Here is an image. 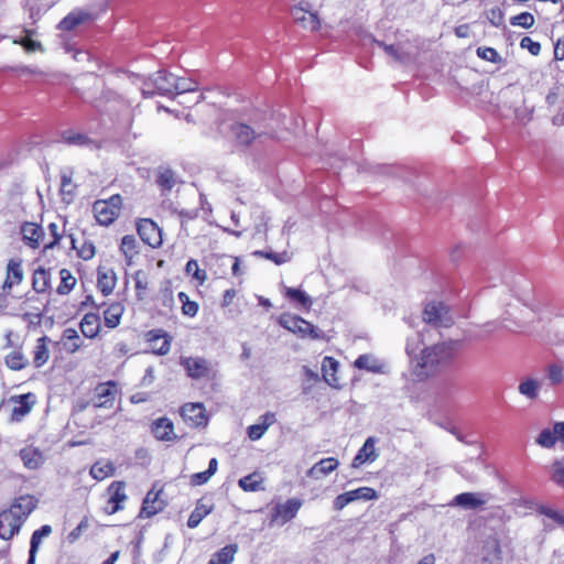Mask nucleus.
<instances>
[{
	"mask_svg": "<svg viewBox=\"0 0 564 564\" xmlns=\"http://www.w3.org/2000/svg\"><path fill=\"white\" fill-rule=\"evenodd\" d=\"M141 90L144 97L154 95L183 96V94L194 90V82L189 78H182L172 73L159 70L144 80Z\"/></svg>",
	"mask_w": 564,
	"mask_h": 564,
	"instance_id": "nucleus-1",
	"label": "nucleus"
},
{
	"mask_svg": "<svg viewBox=\"0 0 564 564\" xmlns=\"http://www.w3.org/2000/svg\"><path fill=\"white\" fill-rule=\"evenodd\" d=\"M456 356V344L443 343L426 347L422 350L415 366V375L420 378L429 377L440 367L448 365Z\"/></svg>",
	"mask_w": 564,
	"mask_h": 564,
	"instance_id": "nucleus-2",
	"label": "nucleus"
},
{
	"mask_svg": "<svg viewBox=\"0 0 564 564\" xmlns=\"http://www.w3.org/2000/svg\"><path fill=\"white\" fill-rule=\"evenodd\" d=\"M121 204L120 195H112L106 200H96L93 205V212L98 224L102 226L111 225L120 214Z\"/></svg>",
	"mask_w": 564,
	"mask_h": 564,
	"instance_id": "nucleus-3",
	"label": "nucleus"
},
{
	"mask_svg": "<svg viewBox=\"0 0 564 564\" xmlns=\"http://www.w3.org/2000/svg\"><path fill=\"white\" fill-rule=\"evenodd\" d=\"M422 318L426 324L434 327H449L453 321L448 314L447 306L442 302H429L425 304Z\"/></svg>",
	"mask_w": 564,
	"mask_h": 564,
	"instance_id": "nucleus-4",
	"label": "nucleus"
},
{
	"mask_svg": "<svg viewBox=\"0 0 564 564\" xmlns=\"http://www.w3.org/2000/svg\"><path fill=\"white\" fill-rule=\"evenodd\" d=\"M303 502L299 498H290L283 503H276L270 512V523L283 525L293 520Z\"/></svg>",
	"mask_w": 564,
	"mask_h": 564,
	"instance_id": "nucleus-5",
	"label": "nucleus"
},
{
	"mask_svg": "<svg viewBox=\"0 0 564 564\" xmlns=\"http://www.w3.org/2000/svg\"><path fill=\"white\" fill-rule=\"evenodd\" d=\"M378 499V492L371 487H359L354 490H349L338 495L333 501V509L335 511L343 510L349 503L357 500H376Z\"/></svg>",
	"mask_w": 564,
	"mask_h": 564,
	"instance_id": "nucleus-6",
	"label": "nucleus"
},
{
	"mask_svg": "<svg viewBox=\"0 0 564 564\" xmlns=\"http://www.w3.org/2000/svg\"><path fill=\"white\" fill-rule=\"evenodd\" d=\"M137 230L141 240L148 246L159 248L162 245V231L153 220L141 219L137 225Z\"/></svg>",
	"mask_w": 564,
	"mask_h": 564,
	"instance_id": "nucleus-7",
	"label": "nucleus"
},
{
	"mask_svg": "<svg viewBox=\"0 0 564 564\" xmlns=\"http://www.w3.org/2000/svg\"><path fill=\"white\" fill-rule=\"evenodd\" d=\"M23 242L31 249H37L43 242L45 231L43 227L33 221H24L20 226Z\"/></svg>",
	"mask_w": 564,
	"mask_h": 564,
	"instance_id": "nucleus-8",
	"label": "nucleus"
},
{
	"mask_svg": "<svg viewBox=\"0 0 564 564\" xmlns=\"http://www.w3.org/2000/svg\"><path fill=\"white\" fill-rule=\"evenodd\" d=\"M535 442L544 448H552L557 442L564 446V422H555L552 427L543 429Z\"/></svg>",
	"mask_w": 564,
	"mask_h": 564,
	"instance_id": "nucleus-9",
	"label": "nucleus"
},
{
	"mask_svg": "<svg viewBox=\"0 0 564 564\" xmlns=\"http://www.w3.org/2000/svg\"><path fill=\"white\" fill-rule=\"evenodd\" d=\"M155 182L162 193L166 194L180 183V176L170 165L161 164L155 170Z\"/></svg>",
	"mask_w": 564,
	"mask_h": 564,
	"instance_id": "nucleus-10",
	"label": "nucleus"
},
{
	"mask_svg": "<svg viewBox=\"0 0 564 564\" xmlns=\"http://www.w3.org/2000/svg\"><path fill=\"white\" fill-rule=\"evenodd\" d=\"M23 521L14 512L4 510L0 513V538L10 540L20 531Z\"/></svg>",
	"mask_w": 564,
	"mask_h": 564,
	"instance_id": "nucleus-11",
	"label": "nucleus"
},
{
	"mask_svg": "<svg viewBox=\"0 0 564 564\" xmlns=\"http://www.w3.org/2000/svg\"><path fill=\"white\" fill-rule=\"evenodd\" d=\"M181 415L188 425L194 427L206 425L207 423L203 403H187L183 405Z\"/></svg>",
	"mask_w": 564,
	"mask_h": 564,
	"instance_id": "nucleus-12",
	"label": "nucleus"
},
{
	"mask_svg": "<svg viewBox=\"0 0 564 564\" xmlns=\"http://www.w3.org/2000/svg\"><path fill=\"white\" fill-rule=\"evenodd\" d=\"M108 492L109 499L107 501L105 510L107 513L113 514L119 510L123 509V502L127 499V495L124 492V482H112L108 488Z\"/></svg>",
	"mask_w": 564,
	"mask_h": 564,
	"instance_id": "nucleus-13",
	"label": "nucleus"
},
{
	"mask_svg": "<svg viewBox=\"0 0 564 564\" xmlns=\"http://www.w3.org/2000/svg\"><path fill=\"white\" fill-rule=\"evenodd\" d=\"M234 141L239 147H249L261 133L246 123L236 122L230 128Z\"/></svg>",
	"mask_w": 564,
	"mask_h": 564,
	"instance_id": "nucleus-14",
	"label": "nucleus"
},
{
	"mask_svg": "<svg viewBox=\"0 0 564 564\" xmlns=\"http://www.w3.org/2000/svg\"><path fill=\"white\" fill-rule=\"evenodd\" d=\"M214 264L217 267L214 273L218 278H225L229 273L235 276L240 274V261L237 257L221 254L215 259Z\"/></svg>",
	"mask_w": 564,
	"mask_h": 564,
	"instance_id": "nucleus-15",
	"label": "nucleus"
},
{
	"mask_svg": "<svg viewBox=\"0 0 564 564\" xmlns=\"http://www.w3.org/2000/svg\"><path fill=\"white\" fill-rule=\"evenodd\" d=\"M486 499L479 492H462L456 495L449 506H458L467 510H476L485 506Z\"/></svg>",
	"mask_w": 564,
	"mask_h": 564,
	"instance_id": "nucleus-16",
	"label": "nucleus"
},
{
	"mask_svg": "<svg viewBox=\"0 0 564 564\" xmlns=\"http://www.w3.org/2000/svg\"><path fill=\"white\" fill-rule=\"evenodd\" d=\"M147 340L150 349L156 355H166L171 348V339L162 330H150L147 334Z\"/></svg>",
	"mask_w": 564,
	"mask_h": 564,
	"instance_id": "nucleus-17",
	"label": "nucleus"
},
{
	"mask_svg": "<svg viewBox=\"0 0 564 564\" xmlns=\"http://www.w3.org/2000/svg\"><path fill=\"white\" fill-rule=\"evenodd\" d=\"M276 422L275 413L267 412L262 414L256 424L248 426L247 435L251 441L260 440L268 429Z\"/></svg>",
	"mask_w": 564,
	"mask_h": 564,
	"instance_id": "nucleus-18",
	"label": "nucleus"
},
{
	"mask_svg": "<svg viewBox=\"0 0 564 564\" xmlns=\"http://www.w3.org/2000/svg\"><path fill=\"white\" fill-rule=\"evenodd\" d=\"M161 490H150L147 494L140 511L141 518H150L164 508V501L161 499Z\"/></svg>",
	"mask_w": 564,
	"mask_h": 564,
	"instance_id": "nucleus-19",
	"label": "nucleus"
},
{
	"mask_svg": "<svg viewBox=\"0 0 564 564\" xmlns=\"http://www.w3.org/2000/svg\"><path fill=\"white\" fill-rule=\"evenodd\" d=\"M376 438L375 437H368L361 448L358 451L356 456L352 459L351 467L352 468H359L366 463H372L377 459L378 454L376 452Z\"/></svg>",
	"mask_w": 564,
	"mask_h": 564,
	"instance_id": "nucleus-20",
	"label": "nucleus"
},
{
	"mask_svg": "<svg viewBox=\"0 0 564 564\" xmlns=\"http://www.w3.org/2000/svg\"><path fill=\"white\" fill-rule=\"evenodd\" d=\"M338 466L339 460L335 457L322 458L307 470L306 475L313 479H321L336 470Z\"/></svg>",
	"mask_w": 564,
	"mask_h": 564,
	"instance_id": "nucleus-21",
	"label": "nucleus"
},
{
	"mask_svg": "<svg viewBox=\"0 0 564 564\" xmlns=\"http://www.w3.org/2000/svg\"><path fill=\"white\" fill-rule=\"evenodd\" d=\"M117 389L112 381L100 383L97 386L95 393V406L97 408H111L113 404Z\"/></svg>",
	"mask_w": 564,
	"mask_h": 564,
	"instance_id": "nucleus-22",
	"label": "nucleus"
},
{
	"mask_svg": "<svg viewBox=\"0 0 564 564\" xmlns=\"http://www.w3.org/2000/svg\"><path fill=\"white\" fill-rule=\"evenodd\" d=\"M293 19L301 23L304 29H308L311 31H317L321 28V21L318 15L315 12L305 10L302 7H295L292 9Z\"/></svg>",
	"mask_w": 564,
	"mask_h": 564,
	"instance_id": "nucleus-23",
	"label": "nucleus"
},
{
	"mask_svg": "<svg viewBox=\"0 0 564 564\" xmlns=\"http://www.w3.org/2000/svg\"><path fill=\"white\" fill-rule=\"evenodd\" d=\"M339 368V362L330 356H326L323 358L322 361V376L324 381L333 387V388H339V379L337 377Z\"/></svg>",
	"mask_w": 564,
	"mask_h": 564,
	"instance_id": "nucleus-24",
	"label": "nucleus"
},
{
	"mask_svg": "<svg viewBox=\"0 0 564 564\" xmlns=\"http://www.w3.org/2000/svg\"><path fill=\"white\" fill-rule=\"evenodd\" d=\"M14 408L12 410V417L17 421L21 420L32 410L35 403V397L32 393L21 394L12 399Z\"/></svg>",
	"mask_w": 564,
	"mask_h": 564,
	"instance_id": "nucleus-25",
	"label": "nucleus"
},
{
	"mask_svg": "<svg viewBox=\"0 0 564 564\" xmlns=\"http://www.w3.org/2000/svg\"><path fill=\"white\" fill-rule=\"evenodd\" d=\"M181 365L185 368L187 375L194 379L205 376L208 371L207 361L198 357L182 358Z\"/></svg>",
	"mask_w": 564,
	"mask_h": 564,
	"instance_id": "nucleus-26",
	"label": "nucleus"
},
{
	"mask_svg": "<svg viewBox=\"0 0 564 564\" xmlns=\"http://www.w3.org/2000/svg\"><path fill=\"white\" fill-rule=\"evenodd\" d=\"M35 507L36 499L33 496L26 495L19 497L9 510L14 512L17 516H20V519L24 522Z\"/></svg>",
	"mask_w": 564,
	"mask_h": 564,
	"instance_id": "nucleus-27",
	"label": "nucleus"
},
{
	"mask_svg": "<svg viewBox=\"0 0 564 564\" xmlns=\"http://www.w3.org/2000/svg\"><path fill=\"white\" fill-rule=\"evenodd\" d=\"M151 430L159 441H171L175 437L173 423L166 417L155 420L152 423Z\"/></svg>",
	"mask_w": 564,
	"mask_h": 564,
	"instance_id": "nucleus-28",
	"label": "nucleus"
},
{
	"mask_svg": "<svg viewBox=\"0 0 564 564\" xmlns=\"http://www.w3.org/2000/svg\"><path fill=\"white\" fill-rule=\"evenodd\" d=\"M301 339H311V340H326V334L321 330L318 327L314 326L311 322L304 319L302 317L300 323V329H297L295 334Z\"/></svg>",
	"mask_w": 564,
	"mask_h": 564,
	"instance_id": "nucleus-29",
	"label": "nucleus"
},
{
	"mask_svg": "<svg viewBox=\"0 0 564 564\" xmlns=\"http://www.w3.org/2000/svg\"><path fill=\"white\" fill-rule=\"evenodd\" d=\"M80 332L86 338H95L100 330L99 316L95 313H87L80 321Z\"/></svg>",
	"mask_w": 564,
	"mask_h": 564,
	"instance_id": "nucleus-30",
	"label": "nucleus"
},
{
	"mask_svg": "<svg viewBox=\"0 0 564 564\" xmlns=\"http://www.w3.org/2000/svg\"><path fill=\"white\" fill-rule=\"evenodd\" d=\"M90 14L83 10H74L69 12L59 23L58 29L62 31H72L79 24L88 20Z\"/></svg>",
	"mask_w": 564,
	"mask_h": 564,
	"instance_id": "nucleus-31",
	"label": "nucleus"
},
{
	"mask_svg": "<svg viewBox=\"0 0 564 564\" xmlns=\"http://www.w3.org/2000/svg\"><path fill=\"white\" fill-rule=\"evenodd\" d=\"M116 273L111 269H100L97 276V286L104 295H109L116 286Z\"/></svg>",
	"mask_w": 564,
	"mask_h": 564,
	"instance_id": "nucleus-32",
	"label": "nucleus"
},
{
	"mask_svg": "<svg viewBox=\"0 0 564 564\" xmlns=\"http://www.w3.org/2000/svg\"><path fill=\"white\" fill-rule=\"evenodd\" d=\"M23 280V270L20 262L10 260L7 265V279L4 281V289H11L13 285L20 284Z\"/></svg>",
	"mask_w": 564,
	"mask_h": 564,
	"instance_id": "nucleus-33",
	"label": "nucleus"
},
{
	"mask_svg": "<svg viewBox=\"0 0 564 564\" xmlns=\"http://www.w3.org/2000/svg\"><path fill=\"white\" fill-rule=\"evenodd\" d=\"M123 305L119 302L110 304L104 311L105 325L109 328H115L120 324L121 316L123 314Z\"/></svg>",
	"mask_w": 564,
	"mask_h": 564,
	"instance_id": "nucleus-34",
	"label": "nucleus"
},
{
	"mask_svg": "<svg viewBox=\"0 0 564 564\" xmlns=\"http://www.w3.org/2000/svg\"><path fill=\"white\" fill-rule=\"evenodd\" d=\"M120 250L126 258L127 264H132L133 258L138 254V241L135 237L131 235L123 236Z\"/></svg>",
	"mask_w": 564,
	"mask_h": 564,
	"instance_id": "nucleus-35",
	"label": "nucleus"
},
{
	"mask_svg": "<svg viewBox=\"0 0 564 564\" xmlns=\"http://www.w3.org/2000/svg\"><path fill=\"white\" fill-rule=\"evenodd\" d=\"M48 338L46 336H43L37 339L35 348H34V357H33V364L35 367H42L50 357V350L47 347Z\"/></svg>",
	"mask_w": 564,
	"mask_h": 564,
	"instance_id": "nucleus-36",
	"label": "nucleus"
},
{
	"mask_svg": "<svg viewBox=\"0 0 564 564\" xmlns=\"http://www.w3.org/2000/svg\"><path fill=\"white\" fill-rule=\"evenodd\" d=\"M263 482V477L260 473L254 471L239 479V487L243 491H258L262 489L261 485Z\"/></svg>",
	"mask_w": 564,
	"mask_h": 564,
	"instance_id": "nucleus-37",
	"label": "nucleus"
},
{
	"mask_svg": "<svg viewBox=\"0 0 564 564\" xmlns=\"http://www.w3.org/2000/svg\"><path fill=\"white\" fill-rule=\"evenodd\" d=\"M283 293L284 296L289 299L291 302L297 303L303 307L308 308L312 305V300L310 299V296L300 289L286 286L284 288Z\"/></svg>",
	"mask_w": 564,
	"mask_h": 564,
	"instance_id": "nucleus-38",
	"label": "nucleus"
},
{
	"mask_svg": "<svg viewBox=\"0 0 564 564\" xmlns=\"http://www.w3.org/2000/svg\"><path fill=\"white\" fill-rule=\"evenodd\" d=\"M185 272L196 285H202L207 279L206 271L200 269L197 261L193 259L186 263Z\"/></svg>",
	"mask_w": 564,
	"mask_h": 564,
	"instance_id": "nucleus-39",
	"label": "nucleus"
},
{
	"mask_svg": "<svg viewBox=\"0 0 564 564\" xmlns=\"http://www.w3.org/2000/svg\"><path fill=\"white\" fill-rule=\"evenodd\" d=\"M254 257L264 258L267 260L272 261L276 265L284 264L291 260V253L286 250L282 252H273V251H263L257 250L253 252Z\"/></svg>",
	"mask_w": 564,
	"mask_h": 564,
	"instance_id": "nucleus-40",
	"label": "nucleus"
},
{
	"mask_svg": "<svg viewBox=\"0 0 564 564\" xmlns=\"http://www.w3.org/2000/svg\"><path fill=\"white\" fill-rule=\"evenodd\" d=\"M212 510V506L208 503H205L203 501H199L194 511L191 513L187 525L189 528H196L203 518H205Z\"/></svg>",
	"mask_w": 564,
	"mask_h": 564,
	"instance_id": "nucleus-41",
	"label": "nucleus"
},
{
	"mask_svg": "<svg viewBox=\"0 0 564 564\" xmlns=\"http://www.w3.org/2000/svg\"><path fill=\"white\" fill-rule=\"evenodd\" d=\"M113 466L109 462H97L90 468V475L96 480H104L112 475Z\"/></svg>",
	"mask_w": 564,
	"mask_h": 564,
	"instance_id": "nucleus-42",
	"label": "nucleus"
},
{
	"mask_svg": "<svg viewBox=\"0 0 564 564\" xmlns=\"http://www.w3.org/2000/svg\"><path fill=\"white\" fill-rule=\"evenodd\" d=\"M23 464L29 469L37 468L42 463V456L39 452L32 448H24L20 453Z\"/></svg>",
	"mask_w": 564,
	"mask_h": 564,
	"instance_id": "nucleus-43",
	"label": "nucleus"
},
{
	"mask_svg": "<svg viewBox=\"0 0 564 564\" xmlns=\"http://www.w3.org/2000/svg\"><path fill=\"white\" fill-rule=\"evenodd\" d=\"M63 338L66 340L65 341L66 350L70 354L76 352L82 346L79 335H78L77 330L74 328H66L63 332Z\"/></svg>",
	"mask_w": 564,
	"mask_h": 564,
	"instance_id": "nucleus-44",
	"label": "nucleus"
},
{
	"mask_svg": "<svg viewBox=\"0 0 564 564\" xmlns=\"http://www.w3.org/2000/svg\"><path fill=\"white\" fill-rule=\"evenodd\" d=\"M61 283L57 286V293L65 295L68 294L76 284V279L72 275L70 271L67 269H62L59 271Z\"/></svg>",
	"mask_w": 564,
	"mask_h": 564,
	"instance_id": "nucleus-45",
	"label": "nucleus"
},
{
	"mask_svg": "<svg viewBox=\"0 0 564 564\" xmlns=\"http://www.w3.org/2000/svg\"><path fill=\"white\" fill-rule=\"evenodd\" d=\"M540 383L539 381L528 378L519 384V392L527 398L534 400L539 394Z\"/></svg>",
	"mask_w": 564,
	"mask_h": 564,
	"instance_id": "nucleus-46",
	"label": "nucleus"
},
{
	"mask_svg": "<svg viewBox=\"0 0 564 564\" xmlns=\"http://www.w3.org/2000/svg\"><path fill=\"white\" fill-rule=\"evenodd\" d=\"M4 362L11 370H21L26 366V358L21 351L14 350L6 356Z\"/></svg>",
	"mask_w": 564,
	"mask_h": 564,
	"instance_id": "nucleus-47",
	"label": "nucleus"
},
{
	"mask_svg": "<svg viewBox=\"0 0 564 564\" xmlns=\"http://www.w3.org/2000/svg\"><path fill=\"white\" fill-rule=\"evenodd\" d=\"M33 289L37 293H43L48 286V272L44 269L35 270L33 274Z\"/></svg>",
	"mask_w": 564,
	"mask_h": 564,
	"instance_id": "nucleus-48",
	"label": "nucleus"
},
{
	"mask_svg": "<svg viewBox=\"0 0 564 564\" xmlns=\"http://www.w3.org/2000/svg\"><path fill=\"white\" fill-rule=\"evenodd\" d=\"M301 319L302 317L299 315L282 314L279 318V323L282 327L295 335L297 329H300Z\"/></svg>",
	"mask_w": 564,
	"mask_h": 564,
	"instance_id": "nucleus-49",
	"label": "nucleus"
},
{
	"mask_svg": "<svg viewBox=\"0 0 564 564\" xmlns=\"http://www.w3.org/2000/svg\"><path fill=\"white\" fill-rule=\"evenodd\" d=\"M238 547L236 544H229L216 553L217 561L214 564H231Z\"/></svg>",
	"mask_w": 564,
	"mask_h": 564,
	"instance_id": "nucleus-50",
	"label": "nucleus"
},
{
	"mask_svg": "<svg viewBox=\"0 0 564 564\" xmlns=\"http://www.w3.org/2000/svg\"><path fill=\"white\" fill-rule=\"evenodd\" d=\"M510 23L513 26H521L523 29H530L534 25L535 19H534V15L530 12H521L517 15H513L510 19Z\"/></svg>",
	"mask_w": 564,
	"mask_h": 564,
	"instance_id": "nucleus-51",
	"label": "nucleus"
},
{
	"mask_svg": "<svg viewBox=\"0 0 564 564\" xmlns=\"http://www.w3.org/2000/svg\"><path fill=\"white\" fill-rule=\"evenodd\" d=\"M52 532V528L47 524L41 527V529L33 532L31 536L30 547L33 549V552H37L42 540L48 536Z\"/></svg>",
	"mask_w": 564,
	"mask_h": 564,
	"instance_id": "nucleus-52",
	"label": "nucleus"
},
{
	"mask_svg": "<svg viewBox=\"0 0 564 564\" xmlns=\"http://www.w3.org/2000/svg\"><path fill=\"white\" fill-rule=\"evenodd\" d=\"M551 479L558 486L564 487V457L553 463Z\"/></svg>",
	"mask_w": 564,
	"mask_h": 564,
	"instance_id": "nucleus-53",
	"label": "nucleus"
},
{
	"mask_svg": "<svg viewBox=\"0 0 564 564\" xmlns=\"http://www.w3.org/2000/svg\"><path fill=\"white\" fill-rule=\"evenodd\" d=\"M178 299L182 303V311L185 315L194 316L198 311V305L196 302L189 301L187 294L184 292L178 293Z\"/></svg>",
	"mask_w": 564,
	"mask_h": 564,
	"instance_id": "nucleus-54",
	"label": "nucleus"
},
{
	"mask_svg": "<svg viewBox=\"0 0 564 564\" xmlns=\"http://www.w3.org/2000/svg\"><path fill=\"white\" fill-rule=\"evenodd\" d=\"M63 139L65 140L66 143L73 144V145L84 147V145L90 144V140L86 135L80 134V133L65 132L63 134Z\"/></svg>",
	"mask_w": 564,
	"mask_h": 564,
	"instance_id": "nucleus-55",
	"label": "nucleus"
},
{
	"mask_svg": "<svg viewBox=\"0 0 564 564\" xmlns=\"http://www.w3.org/2000/svg\"><path fill=\"white\" fill-rule=\"evenodd\" d=\"M212 477V460L208 463V467L206 470L202 473H196L191 476V485L199 486L206 484Z\"/></svg>",
	"mask_w": 564,
	"mask_h": 564,
	"instance_id": "nucleus-56",
	"label": "nucleus"
},
{
	"mask_svg": "<svg viewBox=\"0 0 564 564\" xmlns=\"http://www.w3.org/2000/svg\"><path fill=\"white\" fill-rule=\"evenodd\" d=\"M521 48H527L531 55L538 56L541 52V44L533 41L530 36H524L520 41Z\"/></svg>",
	"mask_w": 564,
	"mask_h": 564,
	"instance_id": "nucleus-57",
	"label": "nucleus"
},
{
	"mask_svg": "<svg viewBox=\"0 0 564 564\" xmlns=\"http://www.w3.org/2000/svg\"><path fill=\"white\" fill-rule=\"evenodd\" d=\"M477 55L485 61L496 63L500 59L499 53L492 47H478Z\"/></svg>",
	"mask_w": 564,
	"mask_h": 564,
	"instance_id": "nucleus-58",
	"label": "nucleus"
},
{
	"mask_svg": "<svg viewBox=\"0 0 564 564\" xmlns=\"http://www.w3.org/2000/svg\"><path fill=\"white\" fill-rule=\"evenodd\" d=\"M547 377L553 384H558L563 381V369L557 365H551L547 368Z\"/></svg>",
	"mask_w": 564,
	"mask_h": 564,
	"instance_id": "nucleus-59",
	"label": "nucleus"
},
{
	"mask_svg": "<svg viewBox=\"0 0 564 564\" xmlns=\"http://www.w3.org/2000/svg\"><path fill=\"white\" fill-rule=\"evenodd\" d=\"M540 512L547 518L554 520L560 525L564 527V513H561L552 508L541 507Z\"/></svg>",
	"mask_w": 564,
	"mask_h": 564,
	"instance_id": "nucleus-60",
	"label": "nucleus"
},
{
	"mask_svg": "<svg viewBox=\"0 0 564 564\" xmlns=\"http://www.w3.org/2000/svg\"><path fill=\"white\" fill-rule=\"evenodd\" d=\"M13 43L23 46L28 52H34V51L42 48V45L40 42L33 41L29 36H26L22 40H15V41H13Z\"/></svg>",
	"mask_w": 564,
	"mask_h": 564,
	"instance_id": "nucleus-61",
	"label": "nucleus"
},
{
	"mask_svg": "<svg viewBox=\"0 0 564 564\" xmlns=\"http://www.w3.org/2000/svg\"><path fill=\"white\" fill-rule=\"evenodd\" d=\"M488 20L495 26L501 25L503 21V12L499 7L491 8L488 12Z\"/></svg>",
	"mask_w": 564,
	"mask_h": 564,
	"instance_id": "nucleus-62",
	"label": "nucleus"
},
{
	"mask_svg": "<svg viewBox=\"0 0 564 564\" xmlns=\"http://www.w3.org/2000/svg\"><path fill=\"white\" fill-rule=\"evenodd\" d=\"M48 230L53 237V240L44 246L45 249L54 248L58 243V241L61 240V237H62L61 234L58 232V226L55 223H51L48 225Z\"/></svg>",
	"mask_w": 564,
	"mask_h": 564,
	"instance_id": "nucleus-63",
	"label": "nucleus"
},
{
	"mask_svg": "<svg viewBox=\"0 0 564 564\" xmlns=\"http://www.w3.org/2000/svg\"><path fill=\"white\" fill-rule=\"evenodd\" d=\"M554 59L564 61V35L558 37L554 44Z\"/></svg>",
	"mask_w": 564,
	"mask_h": 564,
	"instance_id": "nucleus-64",
	"label": "nucleus"
}]
</instances>
